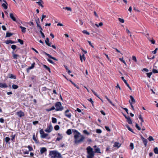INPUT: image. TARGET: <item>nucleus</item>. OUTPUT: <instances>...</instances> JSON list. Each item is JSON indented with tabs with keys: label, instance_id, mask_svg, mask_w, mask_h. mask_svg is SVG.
Listing matches in <instances>:
<instances>
[{
	"label": "nucleus",
	"instance_id": "13",
	"mask_svg": "<svg viewBox=\"0 0 158 158\" xmlns=\"http://www.w3.org/2000/svg\"><path fill=\"white\" fill-rule=\"evenodd\" d=\"M121 144L118 142H115L113 145L114 147H117L118 148H119L121 146Z\"/></svg>",
	"mask_w": 158,
	"mask_h": 158
},
{
	"label": "nucleus",
	"instance_id": "41",
	"mask_svg": "<svg viewBox=\"0 0 158 158\" xmlns=\"http://www.w3.org/2000/svg\"><path fill=\"white\" fill-rule=\"evenodd\" d=\"M102 25L103 23L102 22H100L98 24H95V25L97 26V27H99V26H102Z\"/></svg>",
	"mask_w": 158,
	"mask_h": 158
},
{
	"label": "nucleus",
	"instance_id": "6",
	"mask_svg": "<svg viewBox=\"0 0 158 158\" xmlns=\"http://www.w3.org/2000/svg\"><path fill=\"white\" fill-rule=\"evenodd\" d=\"M69 110H66L64 112V115H65L68 118H71L72 115L69 112Z\"/></svg>",
	"mask_w": 158,
	"mask_h": 158
},
{
	"label": "nucleus",
	"instance_id": "60",
	"mask_svg": "<svg viewBox=\"0 0 158 158\" xmlns=\"http://www.w3.org/2000/svg\"><path fill=\"white\" fill-rule=\"evenodd\" d=\"M47 60L50 63L52 64H54V62L52 61V60H50V59H47Z\"/></svg>",
	"mask_w": 158,
	"mask_h": 158
},
{
	"label": "nucleus",
	"instance_id": "30",
	"mask_svg": "<svg viewBox=\"0 0 158 158\" xmlns=\"http://www.w3.org/2000/svg\"><path fill=\"white\" fill-rule=\"evenodd\" d=\"M35 64V62L31 64V66L29 67V68H28V69L30 70V69H33L34 67Z\"/></svg>",
	"mask_w": 158,
	"mask_h": 158
},
{
	"label": "nucleus",
	"instance_id": "28",
	"mask_svg": "<svg viewBox=\"0 0 158 158\" xmlns=\"http://www.w3.org/2000/svg\"><path fill=\"white\" fill-rule=\"evenodd\" d=\"M48 135V134L44 133L43 135H40V137L42 138H45Z\"/></svg>",
	"mask_w": 158,
	"mask_h": 158
},
{
	"label": "nucleus",
	"instance_id": "58",
	"mask_svg": "<svg viewBox=\"0 0 158 158\" xmlns=\"http://www.w3.org/2000/svg\"><path fill=\"white\" fill-rule=\"evenodd\" d=\"M158 50V48H156L152 52V53L154 54H155L156 53V51Z\"/></svg>",
	"mask_w": 158,
	"mask_h": 158
},
{
	"label": "nucleus",
	"instance_id": "35",
	"mask_svg": "<svg viewBox=\"0 0 158 158\" xmlns=\"http://www.w3.org/2000/svg\"><path fill=\"white\" fill-rule=\"evenodd\" d=\"M63 9H64L65 10L70 11H72V9L70 7H63Z\"/></svg>",
	"mask_w": 158,
	"mask_h": 158
},
{
	"label": "nucleus",
	"instance_id": "50",
	"mask_svg": "<svg viewBox=\"0 0 158 158\" xmlns=\"http://www.w3.org/2000/svg\"><path fill=\"white\" fill-rule=\"evenodd\" d=\"M148 139L149 141H153L154 140V139L151 136H150L148 138Z\"/></svg>",
	"mask_w": 158,
	"mask_h": 158
},
{
	"label": "nucleus",
	"instance_id": "23",
	"mask_svg": "<svg viewBox=\"0 0 158 158\" xmlns=\"http://www.w3.org/2000/svg\"><path fill=\"white\" fill-rule=\"evenodd\" d=\"M32 138H33V140L36 143H39V141L35 137V135H33V137H32Z\"/></svg>",
	"mask_w": 158,
	"mask_h": 158
},
{
	"label": "nucleus",
	"instance_id": "25",
	"mask_svg": "<svg viewBox=\"0 0 158 158\" xmlns=\"http://www.w3.org/2000/svg\"><path fill=\"white\" fill-rule=\"evenodd\" d=\"M130 98L131 99V101H130V102H131L132 103V102L135 103V99H134L133 97L132 96H130Z\"/></svg>",
	"mask_w": 158,
	"mask_h": 158
},
{
	"label": "nucleus",
	"instance_id": "38",
	"mask_svg": "<svg viewBox=\"0 0 158 158\" xmlns=\"http://www.w3.org/2000/svg\"><path fill=\"white\" fill-rule=\"evenodd\" d=\"M18 86L17 85L15 84H13L12 85V87L13 89H16L18 88Z\"/></svg>",
	"mask_w": 158,
	"mask_h": 158
},
{
	"label": "nucleus",
	"instance_id": "54",
	"mask_svg": "<svg viewBox=\"0 0 158 158\" xmlns=\"http://www.w3.org/2000/svg\"><path fill=\"white\" fill-rule=\"evenodd\" d=\"M135 127L138 130H141L140 127L139 126L137 123L135 124Z\"/></svg>",
	"mask_w": 158,
	"mask_h": 158
},
{
	"label": "nucleus",
	"instance_id": "31",
	"mask_svg": "<svg viewBox=\"0 0 158 158\" xmlns=\"http://www.w3.org/2000/svg\"><path fill=\"white\" fill-rule=\"evenodd\" d=\"M66 133L68 135H70L72 134L71 130V129H68L67 131H66Z\"/></svg>",
	"mask_w": 158,
	"mask_h": 158
},
{
	"label": "nucleus",
	"instance_id": "29",
	"mask_svg": "<svg viewBox=\"0 0 158 158\" xmlns=\"http://www.w3.org/2000/svg\"><path fill=\"white\" fill-rule=\"evenodd\" d=\"M15 135H13L12 134L10 136L11 137V140L13 142H15Z\"/></svg>",
	"mask_w": 158,
	"mask_h": 158
},
{
	"label": "nucleus",
	"instance_id": "63",
	"mask_svg": "<svg viewBox=\"0 0 158 158\" xmlns=\"http://www.w3.org/2000/svg\"><path fill=\"white\" fill-rule=\"evenodd\" d=\"M43 2L42 1V2L40 1V2L38 4L39 6H40L42 8L43 7H44V6L42 5V4L41 3V2Z\"/></svg>",
	"mask_w": 158,
	"mask_h": 158
},
{
	"label": "nucleus",
	"instance_id": "62",
	"mask_svg": "<svg viewBox=\"0 0 158 158\" xmlns=\"http://www.w3.org/2000/svg\"><path fill=\"white\" fill-rule=\"evenodd\" d=\"M105 128L106 129V130L108 131H110V129L109 127L107 126H105Z\"/></svg>",
	"mask_w": 158,
	"mask_h": 158
},
{
	"label": "nucleus",
	"instance_id": "32",
	"mask_svg": "<svg viewBox=\"0 0 158 158\" xmlns=\"http://www.w3.org/2000/svg\"><path fill=\"white\" fill-rule=\"evenodd\" d=\"M76 22L79 23L81 25H82L83 24V22L81 19H79V20H76Z\"/></svg>",
	"mask_w": 158,
	"mask_h": 158
},
{
	"label": "nucleus",
	"instance_id": "20",
	"mask_svg": "<svg viewBox=\"0 0 158 158\" xmlns=\"http://www.w3.org/2000/svg\"><path fill=\"white\" fill-rule=\"evenodd\" d=\"M15 43H16L15 42L13 41H12L11 40H7L6 41H5V43L6 44H12Z\"/></svg>",
	"mask_w": 158,
	"mask_h": 158
},
{
	"label": "nucleus",
	"instance_id": "42",
	"mask_svg": "<svg viewBox=\"0 0 158 158\" xmlns=\"http://www.w3.org/2000/svg\"><path fill=\"white\" fill-rule=\"evenodd\" d=\"M126 127L129 131L132 132H133L132 131V130L130 127L128 125H126Z\"/></svg>",
	"mask_w": 158,
	"mask_h": 158
},
{
	"label": "nucleus",
	"instance_id": "15",
	"mask_svg": "<svg viewBox=\"0 0 158 158\" xmlns=\"http://www.w3.org/2000/svg\"><path fill=\"white\" fill-rule=\"evenodd\" d=\"M7 85L5 83H0V87L7 88Z\"/></svg>",
	"mask_w": 158,
	"mask_h": 158
},
{
	"label": "nucleus",
	"instance_id": "7",
	"mask_svg": "<svg viewBox=\"0 0 158 158\" xmlns=\"http://www.w3.org/2000/svg\"><path fill=\"white\" fill-rule=\"evenodd\" d=\"M16 114L19 117H21L24 116V113L21 110L17 112Z\"/></svg>",
	"mask_w": 158,
	"mask_h": 158
},
{
	"label": "nucleus",
	"instance_id": "3",
	"mask_svg": "<svg viewBox=\"0 0 158 158\" xmlns=\"http://www.w3.org/2000/svg\"><path fill=\"white\" fill-rule=\"evenodd\" d=\"M49 155L53 158H63L61 154L56 150L50 151Z\"/></svg>",
	"mask_w": 158,
	"mask_h": 158
},
{
	"label": "nucleus",
	"instance_id": "18",
	"mask_svg": "<svg viewBox=\"0 0 158 158\" xmlns=\"http://www.w3.org/2000/svg\"><path fill=\"white\" fill-rule=\"evenodd\" d=\"M10 16L11 19L14 21H16V19L14 17L13 13H10Z\"/></svg>",
	"mask_w": 158,
	"mask_h": 158
},
{
	"label": "nucleus",
	"instance_id": "61",
	"mask_svg": "<svg viewBox=\"0 0 158 158\" xmlns=\"http://www.w3.org/2000/svg\"><path fill=\"white\" fill-rule=\"evenodd\" d=\"M129 103H130V104L131 105V107L132 108V110H134V107H133V106L132 105V104L131 103V102H130V101H129Z\"/></svg>",
	"mask_w": 158,
	"mask_h": 158
},
{
	"label": "nucleus",
	"instance_id": "51",
	"mask_svg": "<svg viewBox=\"0 0 158 158\" xmlns=\"http://www.w3.org/2000/svg\"><path fill=\"white\" fill-rule=\"evenodd\" d=\"M152 71V73H158V71L157 70L154 69H153Z\"/></svg>",
	"mask_w": 158,
	"mask_h": 158
},
{
	"label": "nucleus",
	"instance_id": "49",
	"mask_svg": "<svg viewBox=\"0 0 158 158\" xmlns=\"http://www.w3.org/2000/svg\"><path fill=\"white\" fill-rule=\"evenodd\" d=\"M119 60L121 61L125 65H127V64H126V63L125 61L124 60H123V58H119Z\"/></svg>",
	"mask_w": 158,
	"mask_h": 158
},
{
	"label": "nucleus",
	"instance_id": "11",
	"mask_svg": "<svg viewBox=\"0 0 158 158\" xmlns=\"http://www.w3.org/2000/svg\"><path fill=\"white\" fill-rule=\"evenodd\" d=\"M3 1L5 3H3L2 4V6L4 9H6L7 8V6L6 4L7 5H8V4L5 0H3Z\"/></svg>",
	"mask_w": 158,
	"mask_h": 158
},
{
	"label": "nucleus",
	"instance_id": "14",
	"mask_svg": "<svg viewBox=\"0 0 158 158\" xmlns=\"http://www.w3.org/2000/svg\"><path fill=\"white\" fill-rule=\"evenodd\" d=\"M8 77L11 79H16V77L15 76L13 75V74L9 73L8 75Z\"/></svg>",
	"mask_w": 158,
	"mask_h": 158
},
{
	"label": "nucleus",
	"instance_id": "36",
	"mask_svg": "<svg viewBox=\"0 0 158 158\" xmlns=\"http://www.w3.org/2000/svg\"><path fill=\"white\" fill-rule=\"evenodd\" d=\"M52 122L53 123H56L57 119L56 118L52 117Z\"/></svg>",
	"mask_w": 158,
	"mask_h": 158
},
{
	"label": "nucleus",
	"instance_id": "45",
	"mask_svg": "<svg viewBox=\"0 0 158 158\" xmlns=\"http://www.w3.org/2000/svg\"><path fill=\"white\" fill-rule=\"evenodd\" d=\"M60 128V127L59 125H57L54 127V129L56 131L58 130Z\"/></svg>",
	"mask_w": 158,
	"mask_h": 158
},
{
	"label": "nucleus",
	"instance_id": "59",
	"mask_svg": "<svg viewBox=\"0 0 158 158\" xmlns=\"http://www.w3.org/2000/svg\"><path fill=\"white\" fill-rule=\"evenodd\" d=\"M88 100L91 103L92 105L93 106L94 102V101L92 100V99L91 98H90L89 99H88Z\"/></svg>",
	"mask_w": 158,
	"mask_h": 158
},
{
	"label": "nucleus",
	"instance_id": "48",
	"mask_svg": "<svg viewBox=\"0 0 158 158\" xmlns=\"http://www.w3.org/2000/svg\"><path fill=\"white\" fill-rule=\"evenodd\" d=\"M40 135H43L44 133H45L43 129H41L40 130Z\"/></svg>",
	"mask_w": 158,
	"mask_h": 158
},
{
	"label": "nucleus",
	"instance_id": "1",
	"mask_svg": "<svg viewBox=\"0 0 158 158\" xmlns=\"http://www.w3.org/2000/svg\"><path fill=\"white\" fill-rule=\"evenodd\" d=\"M93 148L94 149V152L93 151V148L90 146H89L87 148V158H94V153H101L100 148L97 147L96 145L94 146Z\"/></svg>",
	"mask_w": 158,
	"mask_h": 158
},
{
	"label": "nucleus",
	"instance_id": "19",
	"mask_svg": "<svg viewBox=\"0 0 158 158\" xmlns=\"http://www.w3.org/2000/svg\"><path fill=\"white\" fill-rule=\"evenodd\" d=\"M10 140V138L8 137H6L5 138V141L6 143L10 144V142L9 141Z\"/></svg>",
	"mask_w": 158,
	"mask_h": 158
},
{
	"label": "nucleus",
	"instance_id": "44",
	"mask_svg": "<svg viewBox=\"0 0 158 158\" xmlns=\"http://www.w3.org/2000/svg\"><path fill=\"white\" fill-rule=\"evenodd\" d=\"M18 41L22 45L23 44V40L20 39H18Z\"/></svg>",
	"mask_w": 158,
	"mask_h": 158
},
{
	"label": "nucleus",
	"instance_id": "4",
	"mask_svg": "<svg viewBox=\"0 0 158 158\" xmlns=\"http://www.w3.org/2000/svg\"><path fill=\"white\" fill-rule=\"evenodd\" d=\"M56 107L55 110L56 111H62L63 109V107L62 106L60 102H57L55 105Z\"/></svg>",
	"mask_w": 158,
	"mask_h": 158
},
{
	"label": "nucleus",
	"instance_id": "27",
	"mask_svg": "<svg viewBox=\"0 0 158 158\" xmlns=\"http://www.w3.org/2000/svg\"><path fill=\"white\" fill-rule=\"evenodd\" d=\"M127 119V122L129 124H132V120L129 116H128V118Z\"/></svg>",
	"mask_w": 158,
	"mask_h": 158
},
{
	"label": "nucleus",
	"instance_id": "53",
	"mask_svg": "<svg viewBox=\"0 0 158 158\" xmlns=\"http://www.w3.org/2000/svg\"><path fill=\"white\" fill-rule=\"evenodd\" d=\"M82 32L84 34H85L88 35H89V32H88L86 30H83L82 31Z\"/></svg>",
	"mask_w": 158,
	"mask_h": 158
},
{
	"label": "nucleus",
	"instance_id": "40",
	"mask_svg": "<svg viewBox=\"0 0 158 158\" xmlns=\"http://www.w3.org/2000/svg\"><path fill=\"white\" fill-rule=\"evenodd\" d=\"M152 72H150V73H146L147 75V77L149 78H150L152 74Z\"/></svg>",
	"mask_w": 158,
	"mask_h": 158
},
{
	"label": "nucleus",
	"instance_id": "8",
	"mask_svg": "<svg viewBox=\"0 0 158 158\" xmlns=\"http://www.w3.org/2000/svg\"><path fill=\"white\" fill-rule=\"evenodd\" d=\"M121 78L122 79L124 83L126 84V85H127V87L129 88V89L131 90L132 89H131V88L130 87L129 84L127 83L126 80L124 79V77H122Z\"/></svg>",
	"mask_w": 158,
	"mask_h": 158
},
{
	"label": "nucleus",
	"instance_id": "39",
	"mask_svg": "<svg viewBox=\"0 0 158 158\" xmlns=\"http://www.w3.org/2000/svg\"><path fill=\"white\" fill-rule=\"evenodd\" d=\"M139 119L141 120V125H142V123H143L144 122V121H143V118L142 117H141V115H140L139 116Z\"/></svg>",
	"mask_w": 158,
	"mask_h": 158
},
{
	"label": "nucleus",
	"instance_id": "46",
	"mask_svg": "<svg viewBox=\"0 0 158 158\" xmlns=\"http://www.w3.org/2000/svg\"><path fill=\"white\" fill-rule=\"evenodd\" d=\"M118 21L122 23H123L124 22V20L123 19H122L120 18H118Z\"/></svg>",
	"mask_w": 158,
	"mask_h": 158
},
{
	"label": "nucleus",
	"instance_id": "9",
	"mask_svg": "<svg viewBox=\"0 0 158 158\" xmlns=\"http://www.w3.org/2000/svg\"><path fill=\"white\" fill-rule=\"evenodd\" d=\"M141 138L142 139L143 142L145 146V147H146L147 145V143H148V140L146 139H145L142 136L141 137Z\"/></svg>",
	"mask_w": 158,
	"mask_h": 158
},
{
	"label": "nucleus",
	"instance_id": "64",
	"mask_svg": "<svg viewBox=\"0 0 158 158\" xmlns=\"http://www.w3.org/2000/svg\"><path fill=\"white\" fill-rule=\"evenodd\" d=\"M40 33L41 34V36H42V37L43 38H44L45 37V36L44 33L42 31H40Z\"/></svg>",
	"mask_w": 158,
	"mask_h": 158
},
{
	"label": "nucleus",
	"instance_id": "34",
	"mask_svg": "<svg viewBox=\"0 0 158 158\" xmlns=\"http://www.w3.org/2000/svg\"><path fill=\"white\" fill-rule=\"evenodd\" d=\"M71 82L72 84H73L74 86L76 87L77 89H79V87L76 84L73 82L72 81H71Z\"/></svg>",
	"mask_w": 158,
	"mask_h": 158
},
{
	"label": "nucleus",
	"instance_id": "55",
	"mask_svg": "<svg viewBox=\"0 0 158 158\" xmlns=\"http://www.w3.org/2000/svg\"><path fill=\"white\" fill-rule=\"evenodd\" d=\"M132 60H134L135 62H137V59L136 57L135 56H133L132 57Z\"/></svg>",
	"mask_w": 158,
	"mask_h": 158
},
{
	"label": "nucleus",
	"instance_id": "22",
	"mask_svg": "<svg viewBox=\"0 0 158 158\" xmlns=\"http://www.w3.org/2000/svg\"><path fill=\"white\" fill-rule=\"evenodd\" d=\"M105 98L111 105L114 106H115L114 104L107 97V96H105Z\"/></svg>",
	"mask_w": 158,
	"mask_h": 158
},
{
	"label": "nucleus",
	"instance_id": "57",
	"mask_svg": "<svg viewBox=\"0 0 158 158\" xmlns=\"http://www.w3.org/2000/svg\"><path fill=\"white\" fill-rule=\"evenodd\" d=\"M96 132L98 133H101L102 131V130L100 129H97L96 130Z\"/></svg>",
	"mask_w": 158,
	"mask_h": 158
},
{
	"label": "nucleus",
	"instance_id": "52",
	"mask_svg": "<svg viewBox=\"0 0 158 158\" xmlns=\"http://www.w3.org/2000/svg\"><path fill=\"white\" fill-rule=\"evenodd\" d=\"M83 133L84 134H86L87 135H89V132H88L86 130H84L83 131Z\"/></svg>",
	"mask_w": 158,
	"mask_h": 158
},
{
	"label": "nucleus",
	"instance_id": "33",
	"mask_svg": "<svg viewBox=\"0 0 158 158\" xmlns=\"http://www.w3.org/2000/svg\"><path fill=\"white\" fill-rule=\"evenodd\" d=\"M13 34L9 33V32H7L6 33V37H10V36H11Z\"/></svg>",
	"mask_w": 158,
	"mask_h": 158
},
{
	"label": "nucleus",
	"instance_id": "43",
	"mask_svg": "<svg viewBox=\"0 0 158 158\" xmlns=\"http://www.w3.org/2000/svg\"><path fill=\"white\" fill-rule=\"evenodd\" d=\"M27 148H28V149H29V151H31L33 150V148H32V147L30 145H28L27 147Z\"/></svg>",
	"mask_w": 158,
	"mask_h": 158
},
{
	"label": "nucleus",
	"instance_id": "17",
	"mask_svg": "<svg viewBox=\"0 0 158 158\" xmlns=\"http://www.w3.org/2000/svg\"><path fill=\"white\" fill-rule=\"evenodd\" d=\"M58 135L59 136V137H58L56 139V141H59L61 139L63 138V136L62 135H61L60 134L58 133Z\"/></svg>",
	"mask_w": 158,
	"mask_h": 158
},
{
	"label": "nucleus",
	"instance_id": "2",
	"mask_svg": "<svg viewBox=\"0 0 158 158\" xmlns=\"http://www.w3.org/2000/svg\"><path fill=\"white\" fill-rule=\"evenodd\" d=\"M74 133V143L77 144H79L83 142L85 139V137L77 130L75 129H72Z\"/></svg>",
	"mask_w": 158,
	"mask_h": 158
},
{
	"label": "nucleus",
	"instance_id": "21",
	"mask_svg": "<svg viewBox=\"0 0 158 158\" xmlns=\"http://www.w3.org/2000/svg\"><path fill=\"white\" fill-rule=\"evenodd\" d=\"M19 27L21 30L22 32L23 33H25L26 32V28L22 26H20Z\"/></svg>",
	"mask_w": 158,
	"mask_h": 158
},
{
	"label": "nucleus",
	"instance_id": "26",
	"mask_svg": "<svg viewBox=\"0 0 158 158\" xmlns=\"http://www.w3.org/2000/svg\"><path fill=\"white\" fill-rule=\"evenodd\" d=\"M80 58L81 62H82L83 59L85 60V55L84 54L82 56H81V55H80Z\"/></svg>",
	"mask_w": 158,
	"mask_h": 158
},
{
	"label": "nucleus",
	"instance_id": "5",
	"mask_svg": "<svg viewBox=\"0 0 158 158\" xmlns=\"http://www.w3.org/2000/svg\"><path fill=\"white\" fill-rule=\"evenodd\" d=\"M52 126L51 124H50L47 127V129L45 130V131L47 132L50 133L52 131Z\"/></svg>",
	"mask_w": 158,
	"mask_h": 158
},
{
	"label": "nucleus",
	"instance_id": "16",
	"mask_svg": "<svg viewBox=\"0 0 158 158\" xmlns=\"http://www.w3.org/2000/svg\"><path fill=\"white\" fill-rule=\"evenodd\" d=\"M47 151V149L45 148H42L40 150V152L41 154L44 153Z\"/></svg>",
	"mask_w": 158,
	"mask_h": 158
},
{
	"label": "nucleus",
	"instance_id": "47",
	"mask_svg": "<svg viewBox=\"0 0 158 158\" xmlns=\"http://www.w3.org/2000/svg\"><path fill=\"white\" fill-rule=\"evenodd\" d=\"M130 147L131 150H133L134 148V144L132 143H131L130 145Z\"/></svg>",
	"mask_w": 158,
	"mask_h": 158
},
{
	"label": "nucleus",
	"instance_id": "24",
	"mask_svg": "<svg viewBox=\"0 0 158 158\" xmlns=\"http://www.w3.org/2000/svg\"><path fill=\"white\" fill-rule=\"evenodd\" d=\"M43 67L45 68L46 70L49 71V72H51V70L50 68L47 66V65L45 64L43 65Z\"/></svg>",
	"mask_w": 158,
	"mask_h": 158
},
{
	"label": "nucleus",
	"instance_id": "56",
	"mask_svg": "<svg viewBox=\"0 0 158 158\" xmlns=\"http://www.w3.org/2000/svg\"><path fill=\"white\" fill-rule=\"evenodd\" d=\"M16 46L15 45H13L11 46V48L13 50H15L16 48Z\"/></svg>",
	"mask_w": 158,
	"mask_h": 158
},
{
	"label": "nucleus",
	"instance_id": "12",
	"mask_svg": "<svg viewBox=\"0 0 158 158\" xmlns=\"http://www.w3.org/2000/svg\"><path fill=\"white\" fill-rule=\"evenodd\" d=\"M12 57L13 58L15 59H17L19 57V56L18 55L15 54L14 53V52H12Z\"/></svg>",
	"mask_w": 158,
	"mask_h": 158
},
{
	"label": "nucleus",
	"instance_id": "37",
	"mask_svg": "<svg viewBox=\"0 0 158 158\" xmlns=\"http://www.w3.org/2000/svg\"><path fill=\"white\" fill-rule=\"evenodd\" d=\"M154 152L156 154H158V148L157 147H156L154 148Z\"/></svg>",
	"mask_w": 158,
	"mask_h": 158
},
{
	"label": "nucleus",
	"instance_id": "10",
	"mask_svg": "<svg viewBox=\"0 0 158 158\" xmlns=\"http://www.w3.org/2000/svg\"><path fill=\"white\" fill-rule=\"evenodd\" d=\"M44 54L48 56L49 58H51V59H52L53 60H56V61H57L58 60L57 59H56V58H55L54 57L50 55V54H48L46 52H44Z\"/></svg>",
	"mask_w": 158,
	"mask_h": 158
}]
</instances>
